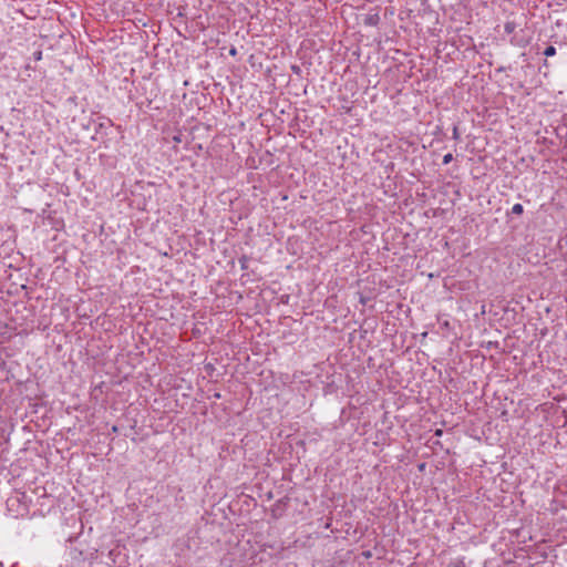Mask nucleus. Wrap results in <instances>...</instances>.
Here are the masks:
<instances>
[{
  "instance_id": "obj_6",
  "label": "nucleus",
  "mask_w": 567,
  "mask_h": 567,
  "mask_svg": "<svg viewBox=\"0 0 567 567\" xmlns=\"http://www.w3.org/2000/svg\"><path fill=\"white\" fill-rule=\"evenodd\" d=\"M446 567H462V563L458 564H450Z\"/></svg>"
},
{
  "instance_id": "obj_2",
  "label": "nucleus",
  "mask_w": 567,
  "mask_h": 567,
  "mask_svg": "<svg viewBox=\"0 0 567 567\" xmlns=\"http://www.w3.org/2000/svg\"><path fill=\"white\" fill-rule=\"evenodd\" d=\"M544 54H545L547 58H549V56H554V55L556 54V49H555V47H553V45L547 47V48L545 49V51H544Z\"/></svg>"
},
{
  "instance_id": "obj_4",
  "label": "nucleus",
  "mask_w": 567,
  "mask_h": 567,
  "mask_svg": "<svg viewBox=\"0 0 567 567\" xmlns=\"http://www.w3.org/2000/svg\"><path fill=\"white\" fill-rule=\"evenodd\" d=\"M41 59H42V52L41 51H37L34 53V60L40 61Z\"/></svg>"
},
{
  "instance_id": "obj_1",
  "label": "nucleus",
  "mask_w": 567,
  "mask_h": 567,
  "mask_svg": "<svg viewBox=\"0 0 567 567\" xmlns=\"http://www.w3.org/2000/svg\"><path fill=\"white\" fill-rule=\"evenodd\" d=\"M512 213L515 215H522L524 213V207L522 204H515L512 207Z\"/></svg>"
},
{
  "instance_id": "obj_7",
  "label": "nucleus",
  "mask_w": 567,
  "mask_h": 567,
  "mask_svg": "<svg viewBox=\"0 0 567 567\" xmlns=\"http://www.w3.org/2000/svg\"><path fill=\"white\" fill-rule=\"evenodd\" d=\"M453 136H454V138H457V128L456 127L453 130Z\"/></svg>"
},
{
  "instance_id": "obj_3",
  "label": "nucleus",
  "mask_w": 567,
  "mask_h": 567,
  "mask_svg": "<svg viewBox=\"0 0 567 567\" xmlns=\"http://www.w3.org/2000/svg\"><path fill=\"white\" fill-rule=\"evenodd\" d=\"M453 159V155L451 153H447L443 156V164H449L450 162H452Z\"/></svg>"
},
{
  "instance_id": "obj_5",
  "label": "nucleus",
  "mask_w": 567,
  "mask_h": 567,
  "mask_svg": "<svg viewBox=\"0 0 567 567\" xmlns=\"http://www.w3.org/2000/svg\"><path fill=\"white\" fill-rule=\"evenodd\" d=\"M513 29H514V28H513V25H512L511 23H507V24L505 25V30H506V32H508V33H511V32L513 31Z\"/></svg>"
}]
</instances>
